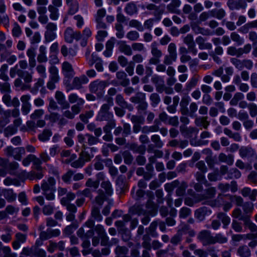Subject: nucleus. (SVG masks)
Segmentation results:
<instances>
[{
  "instance_id": "f704fd0d",
  "label": "nucleus",
  "mask_w": 257,
  "mask_h": 257,
  "mask_svg": "<svg viewBox=\"0 0 257 257\" xmlns=\"http://www.w3.org/2000/svg\"><path fill=\"white\" fill-rule=\"evenodd\" d=\"M181 4L180 0H172L171 3L168 5L167 9L171 13H178L177 8L180 7Z\"/></svg>"
},
{
  "instance_id": "2eb2a0df",
  "label": "nucleus",
  "mask_w": 257,
  "mask_h": 257,
  "mask_svg": "<svg viewBox=\"0 0 257 257\" xmlns=\"http://www.w3.org/2000/svg\"><path fill=\"white\" fill-rule=\"evenodd\" d=\"M81 37V34L79 32H74L69 27L66 29L64 33V38L66 42L71 43L74 39L78 40Z\"/></svg>"
},
{
  "instance_id": "e433bc0d",
  "label": "nucleus",
  "mask_w": 257,
  "mask_h": 257,
  "mask_svg": "<svg viewBox=\"0 0 257 257\" xmlns=\"http://www.w3.org/2000/svg\"><path fill=\"white\" fill-rule=\"evenodd\" d=\"M3 195L8 202H11L16 199V195L12 189H4L3 190Z\"/></svg>"
},
{
  "instance_id": "c9c22d12",
  "label": "nucleus",
  "mask_w": 257,
  "mask_h": 257,
  "mask_svg": "<svg viewBox=\"0 0 257 257\" xmlns=\"http://www.w3.org/2000/svg\"><path fill=\"white\" fill-rule=\"evenodd\" d=\"M196 42L199 45L200 49H210L212 48L211 44L209 43H205L204 39L201 36H199L196 39Z\"/></svg>"
},
{
  "instance_id": "b1692460",
  "label": "nucleus",
  "mask_w": 257,
  "mask_h": 257,
  "mask_svg": "<svg viewBox=\"0 0 257 257\" xmlns=\"http://www.w3.org/2000/svg\"><path fill=\"white\" fill-rule=\"evenodd\" d=\"M55 98L58 104L61 106L62 108L65 109L69 107V104L66 101L65 96L63 92L59 91H56L55 93Z\"/></svg>"
},
{
  "instance_id": "69168bd1",
  "label": "nucleus",
  "mask_w": 257,
  "mask_h": 257,
  "mask_svg": "<svg viewBox=\"0 0 257 257\" xmlns=\"http://www.w3.org/2000/svg\"><path fill=\"white\" fill-rule=\"evenodd\" d=\"M91 215L97 221L100 222L103 219L102 216L100 214L99 210L98 208L94 207L92 209Z\"/></svg>"
},
{
  "instance_id": "7c9ffc66",
  "label": "nucleus",
  "mask_w": 257,
  "mask_h": 257,
  "mask_svg": "<svg viewBox=\"0 0 257 257\" xmlns=\"http://www.w3.org/2000/svg\"><path fill=\"white\" fill-rule=\"evenodd\" d=\"M190 101V98L189 96H185L180 102L181 111L183 114H186L188 112V105Z\"/></svg>"
},
{
  "instance_id": "4be33fe9",
  "label": "nucleus",
  "mask_w": 257,
  "mask_h": 257,
  "mask_svg": "<svg viewBox=\"0 0 257 257\" xmlns=\"http://www.w3.org/2000/svg\"><path fill=\"white\" fill-rule=\"evenodd\" d=\"M198 238L204 245L213 243V237L211 235L210 232L208 231H201L198 235Z\"/></svg>"
},
{
  "instance_id": "f3484780",
  "label": "nucleus",
  "mask_w": 257,
  "mask_h": 257,
  "mask_svg": "<svg viewBox=\"0 0 257 257\" xmlns=\"http://www.w3.org/2000/svg\"><path fill=\"white\" fill-rule=\"evenodd\" d=\"M105 85L103 82L96 80L91 82L89 85V89L91 92L97 94H101Z\"/></svg>"
},
{
  "instance_id": "5701e85b",
  "label": "nucleus",
  "mask_w": 257,
  "mask_h": 257,
  "mask_svg": "<svg viewBox=\"0 0 257 257\" xmlns=\"http://www.w3.org/2000/svg\"><path fill=\"white\" fill-rule=\"evenodd\" d=\"M211 212V210L207 207H201L195 211V217L199 221H201L205 218L206 216L210 215Z\"/></svg>"
},
{
  "instance_id": "cd10ccee",
  "label": "nucleus",
  "mask_w": 257,
  "mask_h": 257,
  "mask_svg": "<svg viewBox=\"0 0 257 257\" xmlns=\"http://www.w3.org/2000/svg\"><path fill=\"white\" fill-rule=\"evenodd\" d=\"M241 194L244 197H248L251 200H254L257 196V190H251L249 188L245 187L241 190Z\"/></svg>"
},
{
  "instance_id": "4468645a",
  "label": "nucleus",
  "mask_w": 257,
  "mask_h": 257,
  "mask_svg": "<svg viewBox=\"0 0 257 257\" xmlns=\"http://www.w3.org/2000/svg\"><path fill=\"white\" fill-rule=\"evenodd\" d=\"M58 106L56 102L53 99H50L48 110L51 113L50 115H46L45 119H49L51 122H55L58 120L59 115L57 113H53V110H56Z\"/></svg>"
},
{
  "instance_id": "bb28decb",
  "label": "nucleus",
  "mask_w": 257,
  "mask_h": 257,
  "mask_svg": "<svg viewBox=\"0 0 257 257\" xmlns=\"http://www.w3.org/2000/svg\"><path fill=\"white\" fill-rule=\"evenodd\" d=\"M62 73L66 77H71L74 75L72 65L68 62H64L62 64Z\"/></svg>"
},
{
  "instance_id": "052dcab7",
  "label": "nucleus",
  "mask_w": 257,
  "mask_h": 257,
  "mask_svg": "<svg viewBox=\"0 0 257 257\" xmlns=\"http://www.w3.org/2000/svg\"><path fill=\"white\" fill-rule=\"evenodd\" d=\"M19 210V208L16 206L8 205L6 208L5 211L7 213V215L8 216V215H12L17 214Z\"/></svg>"
},
{
  "instance_id": "864d4df0",
  "label": "nucleus",
  "mask_w": 257,
  "mask_h": 257,
  "mask_svg": "<svg viewBox=\"0 0 257 257\" xmlns=\"http://www.w3.org/2000/svg\"><path fill=\"white\" fill-rule=\"evenodd\" d=\"M241 51L240 48L237 49L234 47L230 46L227 48V54L231 56H236L239 57L241 55Z\"/></svg>"
},
{
  "instance_id": "a18cd8bd",
  "label": "nucleus",
  "mask_w": 257,
  "mask_h": 257,
  "mask_svg": "<svg viewBox=\"0 0 257 257\" xmlns=\"http://www.w3.org/2000/svg\"><path fill=\"white\" fill-rule=\"evenodd\" d=\"M217 218L221 220L223 227L225 228L230 222V218L225 213H219L217 214Z\"/></svg>"
},
{
  "instance_id": "13d9d810",
  "label": "nucleus",
  "mask_w": 257,
  "mask_h": 257,
  "mask_svg": "<svg viewBox=\"0 0 257 257\" xmlns=\"http://www.w3.org/2000/svg\"><path fill=\"white\" fill-rule=\"evenodd\" d=\"M99 181L98 180H93L89 178L86 182V186L89 188L96 190L99 186Z\"/></svg>"
},
{
  "instance_id": "423d86ee",
  "label": "nucleus",
  "mask_w": 257,
  "mask_h": 257,
  "mask_svg": "<svg viewBox=\"0 0 257 257\" xmlns=\"http://www.w3.org/2000/svg\"><path fill=\"white\" fill-rule=\"evenodd\" d=\"M101 187L103 189L104 193L102 191L99 190L98 195L95 198L96 203L99 205L102 204L106 196H111L113 193L112 185L108 180L102 182Z\"/></svg>"
},
{
  "instance_id": "5fc2aeb1",
  "label": "nucleus",
  "mask_w": 257,
  "mask_h": 257,
  "mask_svg": "<svg viewBox=\"0 0 257 257\" xmlns=\"http://www.w3.org/2000/svg\"><path fill=\"white\" fill-rule=\"evenodd\" d=\"M8 233L6 234H3L1 236L2 240L5 243L9 242L12 239V231L10 228L7 227L5 229Z\"/></svg>"
},
{
  "instance_id": "37998d69",
  "label": "nucleus",
  "mask_w": 257,
  "mask_h": 257,
  "mask_svg": "<svg viewBox=\"0 0 257 257\" xmlns=\"http://www.w3.org/2000/svg\"><path fill=\"white\" fill-rule=\"evenodd\" d=\"M61 203L62 205L66 206L67 209L69 211V212H76L77 208L75 205L73 204H70L69 203H68V202L66 200V198H62L61 199Z\"/></svg>"
},
{
  "instance_id": "bf43d9fd",
  "label": "nucleus",
  "mask_w": 257,
  "mask_h": 257,
  "mask_svg": "<svg viewBox=\"0 0 257 257\" xmlns=\"http://www.w3.org/2000/svg\"><path fill=\"white\" fill-rule=\"evenodd\" d=\"M17 132V129L13 125H9L4 130V134L6 137H10L15 134Z\"/></svg>"
},
{
  "instance_id": "2f4dec72",
  "label": "nucleus",
  "mask_w": 257,
  "mask_h": 257,
  "mask_svg": "<svg viewBox=\"0 0 257 257\" xmlns=\"http://www.w3.org/2000/svg\"><path fill=\"white\" fill-rule=\"evenodd\" d=\"M68 99L71 103H76L78 105H83L84 100L78 96L76 93H71L68 96Z\"/></svg>"
},
{
  "instance_id": "a19ab883",
  "label": "nucleus",
  "mask_w": 257,
  "mask_h": 257,
  "mask_svg": "<svg viewBox=\"0 0 257 257\" xmlns=\"http://www.w3.org/2000/svg\"><path fill=\"white\" fill-rule=\"evenodd\" d=\"M143 245L144 247L146 249H148L149 250H145L143 253V257H151L150 254V239L148 238L147 236H145L144 237V242L143 243Z\"/></svg>"
},
{
  "instance_id": "9b49d317",
  "label": "nucleus",
  "mask_w": 257,
  "mask_h": 257,
  "mask_svg": "<svg viewBox=\"0 0 257 257\" xmlns=\"http://www.w3.org/2000/svg\"><path fill=\"white\" fill-rule=\"evenodd\" d=\"M86 57L88 63L90 66L95 63V67L96 69L99 72L103 71L102 61L98 57L97 54L93 53L91 55H89V54L86 53Z\"/></svg>"
},
{
  "instance_id": "338daca9",
  "label": "nucleus",
  "mask_w": 257,
  "mask_h": 257,
  "mask_svg": "<svg viewBox=\"0 0 257 257\" xmlns=\"http://www.w3.org/2000/svg\"><path fill=\"white\" fill-rule=\"evenodd\" d=\"M187 187V183L185 182H182L176 190V195L178 196H183Z\"/></svg>"
},
{
  "instance_id": "aec40b11",
  "label": "nucleus",
  "mask_w": 257,
  "mask_h": 257,
  "mask_svg": "<svg viewBox=\"0 0 257 257\" xmlns=\"http://www.w3.org/2000/svg\"><path fill=\"white\" fill-rule=\"evenodd\" d=\"M184 42L188 46L189 51L194 55L197 53V50L195 47V44L194 42L193 37L191 34L187 35L184 38Z\"/></svg>"
},
{
  "instance_id": "c03bdc74",
  "label": "nucleus",
  "mask_w": 257,
  "mask_h": 257,
  "mask_svg": "<svg viewBox=\"0 0 257 257\" xmlns=\"http://www.w3.org/2000/svg\"><path fill=\"white\" fill-rule=\"evenodd\" d=\"M211 17L216 18L219 20L223 18L225 15V11L223 9H213L210 11Z\"/></svg>"
},
{
  "instance_id": "412c9836",
  "label": "nucleus",
  "mask_w": 257,
  "mask_h": 257,
  "mask_svg": "<svg viewBox=\"0 0 257 257\" xmlns=\"http://www.w3.org/2000/svg\"><path fill=\"white\" fill-rule=\"evenodd\" d=\"M76 158L77 156L75 154H72L70 156L69 159H66L63 161L66 164H70L71 167L73 168H77L82 167L85 164L84 163V162L81 160L80 157L78 160L72 161L76 159Z\"/></svg>"
},
{
  "instance_id": "6ab92c4d",
  "label": "nucleus",
  "mask_w": 257,
  "mask_h": 257,
  "mask_svg": "<svg viewBox=\"0 0 257 257\" xmlns=\"http://www.w3.org/2000/svg\"><path fill=\"white\" fill-rule=\"evenodd\" d=\"M227 5L229 9L232 10L244 9L247 7L245 0H229Z\"/></svg>"
},
{
  "instance_id": "39448f33",
  "label": "nucleus",
  "mask_w": 257,
  "mask_h": 257,
  "mask_svg": "<svg viewBox=\"0 0 257 257\" xmlns=\"http://www.w3.org/2000/svg\"><path fill=\"white\" fill-rule=\"evenodd\" d=\"M32 162L33 163L34 169H36L37 172L36 173L34 171H33L31 172L27 173L26 171H23L21 173L30 180H40L44 176L41 166V160L34 155V158L32 160Z\"/></svg>"
},
{
  "instance_id": "3c124183",
  "label": "nucleus",
  "mask_w": 257,
  "mask_h": 257,
  "mask_svg": "<svg viewBox=\"0 0 257 257\" xmlns=\"http://www.w3.org/2000/svg\"><path fill=\"white\" fill-rule=\"evenodd\" d=\"M52 133L49 130H45L42 133L39 135V139L42 142H46L49 140Z\"/></svg>"
},
{
  "instance_id": "774afa93",
  "label": "nucleus",
  "mask_w": 257,
  "mask_h": 257,
  "mask_svg": "<svg viewBox=\"0 0 257 257\" xmlns=\"http://www.w3.org/2000/svg\"><path fill=\"white\" fill-rule=\"evenodd\" d=\"M73 19L75 21L76 26L78 28H81L84 25V22L83 17L79 15H77L74 16Z\"/></svg>"
},
{
  "instance_id": "79ce46f5",
  "label": "nucleus",
  "mask_w": 257,
  "mask_h": 257,
  "mask_svg": "<svg viewBox=\"0 0 257 257\" xmlns=\"http://www.w3.org/2000/svg\"><path fill=\"white\" fill-rule=\"evenodd\" d=\"M179 185V182L177 180H175L171 183H166L165 186V190L167 191L169 194V197H171V193H172L173 190L175 187L178 186Z\"/></svg>"
},
{
  "instance_id": "4c0bfd02",
  "label": "nucleus",
  "mask_w": 257,
  "mask_h": 257,
  "mask_svg": "<svg viewBox=\"0 0 257 257\" xmlns=\"http://www.w3.org/2000/svg\"><path fill=\"white\" fill-rule=\"evenodd\" d=\"M48 10L50 13V19L54 21L57 20L59 17V13L58 8L54 7L52 5H50L48 7Z\"/></svg>"
},
{
  "instance_id": "393cba45",
  "label": "nucleus",
  "mask_w": 257,
  "mask_h": 257,
  "mask_svg": "<svg viewBox=\"0 0 257 257\" xmlns=\"http://www.w3.org/2000/svg\"><path fill=\"white\" fill-rule=\"evenodd\" d=\"M89 80L85 75H82L80 77H75L74 78L72 85L74 89H79L82 84H86Z\"/></svg>"
},
{
  "instance_id": "0eeeda50",
  "label": "nucleus",
  "mask_w": 257,
  "mask_h": 257,
  "mask_svg": "<svg viewBox=\"0 0 257 257\" xmlns=\"http://www.w3.org/2000/svg\"><path fill=\"white\" fill-rule=\"evenodd\" d=\"M94 232L92 229H89L85 233L83 227L80 228L77 231L78 236L83 240L82 245L84 248L82 250V253L84 255H86L90 253L88 248L90 246V243L88 239L92 236Z\"/></svg>"
},
{
  "instance_id": "1a4fd4ad",
  "label": "nucleus",
  "mask_w": 257,
  "mask_h": 257,
  "mask_svg": "<svg viewBox=\"0 0 257 257\" xmlns=\"http://www.w3.org/2000/svg\"><path fill=\"white\" fill-rule=\"evenodd\" d=\"M216 193L215 188L214 187L209 188L206 191V195L205 197H196L193 196V198H186L185 200V204L187 205L192 206L195 203L202 201L206 198H211L214 196Z\"/></svg>"
},
{
  "instance_id": "de8ad7c7",
  "label": "nucleus",
  "mask_w": 257,
  "mask_h": 257,
  "mask_svg": "<svg viewBox=\"0 0 257 257\" xmlns=\"http://www.w3.org/2000/svg\"><path fill=\"white\" fill-rule=\"evenodd\" d=\"M8 70V66L7 64H3L0 68V79L7 81L9 80V77L7 75Z\"/></svg>"
},
{
  "instance_id": "4d7b16f0",
  "label": "nucleus",
  "mask_w": 257,
  "mask_h": 257,
  "mask_svg": "<svg viewBox=\"0 0 257 257\" xmlns=\"http://www.w3.org/2000/svg\"><path fill=\"white\" fill-rule=\"evenodd\" d=\"M157 43L154 42L151 44L152 54L153 56L160 58L162 56L161 51L157 48Z\"/></svg>"
},
{
  "instance_id": "603ef678",
  "label": "nucleus",
  "mask_w": 257,
  "mask_h": 257,
  "mask_svg": "<svg viewBox=\"0 0 257 257\" xmlns=\"http://www.w3.org/2000/svg\"><path fill=\"white\" fill-rule=\"evenodd\" d=\"M168 52L170 55V58L173 60H176L177 58L176 46L174 43H170L168 46Z\"/></svg>"
},
{
  "instance_id": "6e6552de",
  "label": "nucleus",
  "mask_w": 257,
  "mask_h": 257,
  "mask_svg": "<svg viewBox=\"0 0 257 257\" xmlns=\"http://www.w3.org/2000/svg\"><path fill=\"white\" fill-rule=\"evenodd\" d=\"M232 214L233 217L243 221L244 224L250 229L251 231H255L257 229V226L250 221L248 216H244L241 215V211L240 209H235L233 210Z\"/></svg>"
},
{
  "instance_id": "58836bf2",
  "label": "nucleus",
  "mask_w": 257,
  "mask_h": 257,
  "mask_svg": "<svg viewBox=\"0 0 257 257\" xmlns=\"http://www.w3.org/2000/svg\"><path fill=\"white\" fill-rule=\"evenodd\" d=\"M255 236L253 233H248L247 234H234L232 236V239L234 241H239L243 239H251Z\"/></svg>"
},
{
  "instance_id": "7ed1b4c3",
  "label": "nucleus",
  "mask_w": 257,
  "mask_h": 257,
  "mask_svg": "<svg viewBox=\"0 0 257 257\" xmlns=\"http://www.w3.org/2000/svg\"><path fill=\"white\" fill-rule=\"evenodd\" d=\"M196 166L201 172H197L195 174V178L198 183L194 185V188L196 191H200L202 189V184L205 186L209 185V183L206 179L205 176V174L207 172V168L203 161L197 162Z\"/></svg>"
},
{
  "instance_id": "ea45409f",
  "label": "nucleus",
  "mask_w": 257,
  "mask_h": 257,
  "mask_svg": "<svg viewBox=\"0 0 257 257\" xmlns=\"http://www.w3.org/2000/svg\"><path fill=\"white\" fill-rule=\"evenodd\" d=\"M138 187L139 189L136 192V195L138 198H141L145 195V192L143 189L146 188L147 183L145 180H141L138 182Z\"/></svg>"
},
{
  "instance_id": "473e14b6",
  "label": "nucleus",
  "mask_w": 257,
  "mask_h": 257,
  "mask_svg": "<svg viewBox=\"0 0 257 257\" xmlns=\"http://www.w3.org/2000/svg\"><path fill=\"white\" fill-rule=\"evenodd\" d=\"M218 159L219 161L226 163L229 165L233 164L234 162L233 156L232 155H226L224 153H220L219 155Z\"/></svg>"
},
{
  "instance_id": "c756f323",
  "label": "nucleus",
  "mask_w": 257,
  "mask_h": 257,
  "mask_svg": "<svg viewBox=\"0 0 257 257\" xmlns=\"http://www.w3.org/2000/svg\"><path fill=\"white\" fill-rule=\"evenodd\" d=\"M116 77L118 79L121 85L126 86L130 84V80L127 78L126 74L123 71L117 72L116 74Z\"/></svg>"
},
{
  "instance_id": "f03ea898",
  "label": "nucleus",
  "mask_w": 257,
  "mask_h": 257,
  "mask_svg": "<svg viewBox=\"0 0 257 257\" xmlns=\"http://www.w3.org/2000/svg\"><path fill=\"white\" fill-rule=\"evenodd\" d=\"M147 195L148 196V201L146 205L147 210L141 211L140 207H136V211L139 215L143 214L146 215L142 219V223L145 225L147 224L150 221L149 215L154 216L157 213V206L152 201V200L154 198L153 195L151 192H148Z\"/></svg>"
},
{
  "instance_id": "a211bd4d",
  "label": "nucleus",
  "mask_w": 257,
  "mask_h": 257,
  "mask_svg": "<svg viewBox=\"0 0 257 257\" xmlns=\"http://www.w3.org/2000/svg\"><path fill=\"white\" fill-rule=\"evenodd\" d=\"M34 253L40 257H46V251L43 249H36L35 248L24 247L22 249V253L27 256H32Z\"/></svg>"
},
{
  "instance_id": "09e8293b",
  "label": "nucleus",
  "mask_w": 257,
  "mask_h": 257,
  "mask_svg": "<svg viewBox=\"0 0 257 257\" xmlns=\"http://www.w3.org/2000/svg\"><path fill=\"white\" fill-rule=\"evenodd\" d=\"M239 155L242 158H245L250 154L255 153L254 151L251 148L248 147H241L239 150Z\"/></svg>"
},
{
  "instance_id": "dca6fc26",
  "label": "nucleus",
  "mask_w": 257,
  "mask_h": 257,
  "mask_svg": "<svg viewBox=\"0 0 257 257\" xmlns=\"http://www.w3.org/2000/svg\"><path fill=\"white\" fill-rule=\"evenodd\" d=\"M97 151V148L95 147L90 148L87 151H82L79 157L85 164L86 162L90 161L94 157V153H96Z\"/></svg>"
},
{
  "instance_id": "a878e982",
  "label": "nucleus",
  "mask_w": 257,
  "mask_h": 257,
  "mask_svg": "<svg viewBox=\"0 0 257 257\" xmlns=\"http://www.w3.org/2000/svg\"><path fill=\"white\" fill-rule=\"evenodd\" d=\"M191 27L193 31L197 34H201L203 35H212L213 34V33L211 32L209 30L200 28L198 25L196 23H191Z\"/></svg>"
},
{
  "instance_id": "f8f14e48",
  "label": "nucleus",
  "mask_w": 257,
  "mask_h": 257,
  "mask_svg": "<svg viewBox=\"0 0 257 257\" xmlns=\"http://www.w3.org/2000/svg\"><path fill=\"white\" fill-rule=\"evenodd\" d=\"M6 153L9 156L13 157L15 160L20 161L22 156L25 153L24 148H13L12 147H9L6 149Z\"/></svg>"
},
{
  "instance_id": "72a5a7b5",
  "label": "nucleus",
  "mask_w": 257,
  "mask_h": 257,
  "mask_svg": "<svg viewBox=\"0 0 257 257\" xmlns=\"http://www.w3.org/2000/svg\"><path fill=\"white\" fill-rule=\"evenodd\" d=\"M120 51L126 55L130 56L132 54V51L131 47L127 45L124 41H120L118 43Z\"/></svg>"
},
{
  "instance_id": "9d476101",
  "label": "nucleus",
  "mask_w": 257,
  "mask_h": 257,
  "mask_svg": "<svg viewBox=\"0 0 257 257\" xmlns=\"http://www.w3.org/2000/svg\"><path fill=\"white\" fill-rule=\"evenodd\" d=\"M113 104V103L112 98H109L108 100V103L104 104L101 106L97 117V119L102 121L111 117L113 115L112 113L108 112V109L110 106H112Z\"/></svg>"
},
{
  "instance_id": "49530a36",
  "label": "nucleus",
  "mask_w": 257,
  "mask_h": 257,
  "mask_svg": "<svg viewBox=\"0 0 257 257\" xmlns=\"http://www.w3.org/2000/svg\"><path fill=\"white\" fill-rule=\"evenodd\" d=\"M128 251V249L127 248L124 246H118L115 249L116 257H127L126 255Z\"/></svg>"
},
{
  "instance_id": "680f3d73",
  "label": "nucleus",
  "mask_w": 257,
  "mask_h": 257,
  "mask_svg": "<svg viewBox=\"0 0 257 257\" xmlns=\"http://www.w3.org/2000/svg\"><path fill=\"white\" fill-rule=\"evenodd\" d=\"M129 25L131 27L136 28L139 31H144V27L142 25V23L136 20H131L130 22Z\"/></svg>"
},
{
  "instance_id": "20e7f679",
  "label": "nucleus",
  "mask_w": 257,
  "mask_h": 257,
  "mask_svg": "<svg viewBox=\"0 0 257 257\" xmlns=\"http://www.w3.org/2000/svg\"><path fill=\"white\" fill-rule=\"evenodd\" d=\"M56 181L52 177H49L47 179L43 180L41 185V189L43 194L48 200H53L55 198V193Z\"/></svg>"
},
{
  "instance_id": "c85d7f7f",
  "label": "nucleus",
  "mask_w": 257,
  "mask_h": 257,
  "mask_svg": "<svg viewBox=\"0 0 257 257\" xmlns=\"http://www.w3.org/2000/svg\"><path fill=\"white\" fill-rule=\"evenodd\" d=\"M49 72L50 73L49 79L55 80L57 82H59L60 80V77L59 75V70L57 67L52 65L49 69Z\"/></svg>"
},
{
  "instance_id": "8fccbe9b",
  "label": "nucleus",
  "mask_w": 257,
  "mask_h": 257,
  "mask_svg": "<svg viewBox=\"0 0 257 257\" xmlns=\"http://www.w3.org/2000/svg\"><path fill=\"white\" fill-rule=\"evenodd\" d=\"M237 254L241 257H249L250 256V250L246 246L240 247L238 249Z\"/></svg>"
},
{
  "instance_id": "0e129e2a",
  "label": "nucleus",
  "mask_w": 257,
  "mask_h": 257,
  "mask_svg": "<svg viewBox=\"0 0 257 257\" xmlns=\"http://www.w3.org/2000/svg\"><path fill=\"white\" fill-rule=\"evenodd\" d=\"M78 226V225L77 224H72L68 225L65 228L64 233L66 235H70L74 231Z\"/></svg>"
},
{
  "instance_id": "6e6d98bb",
  "label": "nucleus",
  "mask_w": 257,
  "mask_h": 257,
  "mask_svg": "<svg viewBox=\"0 0 257 257\" xmlns=\"http://www.w3.org/2000/svg\"><path fill=\"white\" fill-rule=\"evenodd\" d=\"M54 210V205L53 203L45 205L43 208V213L45 215H49L52 214Z\"/></svg>"
},
{
  "instance_id": "f257e3e1",
  "label": "nucleus",
  "mask_w": 257,
  "mask_h": 257,
  "mask_svg": "<svg viewBox=\"0 0 257 257\" xmlns=\"http://www.w3.org/2000/svg\"><path fill=\"white\" fill-rule=\"evenodd\" d=\"M141 8L145 10L147 9L149 11H153V14L155 16V18L149 19L146 20L144 24V29L151 30L153 28L154 23H158L162 19V16L164 13L165 6L161 5L159 7L152 4H147L146 5H141Z\"/></svg>"
},
{
  "instance_id": "e2e57ef3",
  "label": "nucleus",
  "mask_w": 257,
  "mask_h": 257,
  "mask_svg": "<svg viewBox=\"0 0 257 257\" xmlns=\"http://www.w3.org/2000/svg\"><path fill=\"white\" fill-rule=\"evenodd\" d=\"M0 250L3 251L5 257H12L10 247L9 246H3L1 242H0Z\"/></svg>"
},
{
  "instance_id": "ddd939ff",
  "label": "nucleus",
  "mask_w": 257,
  "mask_h": 257,
  "mask_svg": "<svg viewBox=\"0 0 257 257\" xmlns=\"http://www.w3.org/2000/svg\"><path fill=\"white\" fill-rule=\"evenodd\" d=\"M47 31L45 33V39L46 41L50 42L53 41L57 37L56 31L57 25L53 23L48 24L46 26Z\"/></svg>"
}]
</instances>
